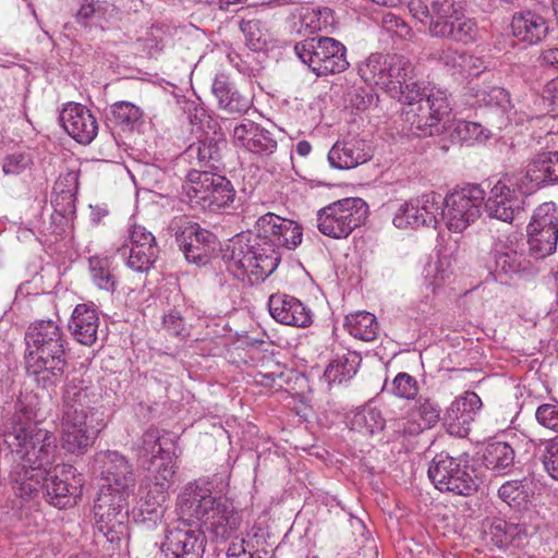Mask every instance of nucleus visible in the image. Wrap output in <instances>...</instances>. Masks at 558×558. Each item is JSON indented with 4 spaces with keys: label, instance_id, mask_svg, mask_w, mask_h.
<instances>
[{
    "label": "nucleus",
    "instance_id": "473e14b6",
    "mask_svg": "<svg viewBox=\"0 0 558 558\" xmlns=\"http://www.w3.org/2000/svg\"><path fill=\"white\" fill-rule=\"evenodd\" d=\"M168 498V493L155 489L150 486L146 496L140 501L138 508L134 512L135 520L148 525H155L165 512V504Z\"/></svg>",
    "mask_w": 558,
    "mask_h": 558
},
{
    "label": "nucleus",
    "instance_id": "58836bf2",
    "mask_svg": "<svg viewBox=\"0 0 558 558\" xmlns=\"http://www.w3.org/2000/svg\"><path fill=\"white\" fill-rule=\"evenodd\" d=\"M546 170V160L543 158V153H539L529 162L525 171L513 173L521 182V187H523L525 192L533 193L544 183L550 182L549 174L545 172Z\"/></svg>",
    "mask_w": 558,
    "mask_h": 558
},
{
    "label": "nucleus",
    "instance_id": "5fc2aeb1",
    "mask_svg": "<svg viewBox=\"0 0 558 558\" xmlns=\"http://www.w3.org/2000/svg\"><path fill=\"white\" fill-rule=\"evenodd\" d=\"M266 550H255L250 538L231 542L227 550V558H266Z\"/></svg>",
    "mask_w": 558,
    "mask_h": 558
},
{
    "label": "nucleus",
    "instance_id": "2f4dec72",
    "mask_svg": "<svg viewBox=\"0 0 558 558\" xmlns=\"http://www.w3.org/2000/svg\"><path fill=\"white\" fill-rule=\"evenodd\" d=\"M161 432L154 426L147 428L134 446L136 458L142 466L155 464L156 459L170 450L161 442Z\"/></svg>",
    "mask_w": 558,
    "mask_h": 558
},
{
    "label": "nucleus",
    "instance_id": "6e6d98bb",
    "mask_svg": "<svg viewBox=\"0 0 558 558\" xmlns=\"http://www.w3.org/2000/svg\"><path fill=\"white\" fill-rule=\"evenodd\" d=\"M542 462L548 475L558 480V436L544 442Z\"/></svg>",
    "mask_w": 558,
    "mask_h": 558
},
{
    "label": "nucleus",
    "instance_id": "37998d69",
    "mask_svg": "<svg viewBox=\"0 0 558 558\" xmlns=\"http://www.w3.org/2000/svg\"><path fill=\"white\" fill-rule=\"evenodd\" d=\"M359 356L353 353H348L338 356L327 366L324 376L329 383L341 384L355 375L357 371Z\"/></svg>",
    "mask_w": 558,
    "mask_h": 558
},
{
    "label": "nucleus",
    "instance_id": "dca6fc26",
    "mask_svg": "<svg viewBox=\"0 0 558 558\" xmlns=\"http://www.w3.org/2000/svg\"><path fill=\"white\" fill-rule=\"evenodd\" d=\"M40 482L39 490L44 488L48 501L60 509L74 505L81 494V478L75 475V469L70 464H58L49 469Z\"/></svg>",
    "mask_w": 558,
    "mask_h": 558
},
{
    "label": "nucleus",
    "instance_id": "c85d7f7f",
    "mask_svg": "<svg viewBox=\"0 0 558 558\" xmlns=\"http://www.w3.org/2000/svg\"><path fill=\"white\" fill-rule=\"evenodd\" d=\"M211 90L218 100L219 107L230 113H242L250 107L248 98L241 95L225 74L216 75Z\"/></svg>",
    "mask_w": 558,
    "mask_h": 558
},
{
    "label": "nucleus",
    "instance_id": "680f3d73",
    "mask_svg": "<svg viewBox=\"0 0 558 558\" xmlns=\"http://www.w3.org/2000/svg\"><path fill=\"white\" fill-rule=\"evenodd\" d=\"M78 191V172L71 170L65 173H61L57 179L53 187L56 195L58 194H74Z\"/></svg>",
    "mask_w": 558,
    "mask_h": 558
},
{
    "label": "nucleus",
    "instance_id": "393cba45",
    "mask_svg": "<svg viewBox=\"0 0 558 558\" xmlns=\"http://www.w3.org/2000/svg\"><path fill=\"white\" fill-rule=\"evenodd\" d=\"M98 328L97 311L87 304H77L69 323L74 339L84 345H93L97 340Z\"/></svg>",
    "mask_w": 558,
    "mask_h": 558
},
{
    "label": "nucleus",
    "instance_id": "aec40b11",
    "mask_svg": "<svg viewBox=\"0 0 558 558\" xmlns=\"http://www.w3.org/2000/svg\"><path fill=\"white\" fill-rule=\"evenodd\" d=\"M482 401L475 392H465L456 399L444 415V425L450 435L465 437Z\"/></svg>",
    "mask_w": 558,
    "mask_h": 558
},
{
    "label": "nucleus",
    "instance_id": "bf43d9fd",
    "mask_svg": "<svg viewBox=\"0 0 558 558\" xmlns=\"http://www.w3.org/2000/svg\"><path fill=\"white\" fill-rule=\"evenodd\" d=\"M32 163L28 154L14 153L9 155L3 161V172L10 175H16L25 171Z\"/></svg>",
    "mask_w": 558,
    "mask_h": 558
},
{
    "label": "nucleus",
    "instance_id": "6e6552de",
    "mask_svg": "<svg viewBox=\"0 0 558 558\" xmlns=\"http://www.w3.org/2000/svg\"><path fill=\"white\" fill-rule=\"evenodd\" d=\"M183 190L192 207L210 213H219L230 208L236 195L230 180L207 170H191Z\"/></svg>",
    "mask_w": 558,
    "mask_h": 558
},
{
    "label": "nucleus",
    "instance_id": "0eeeda50",
    "mask_svg": "<svg viewBox=\"0 0 558 558\" xmlns=\"http://www.w3.org/2000/svg\"><path fill=\"white\" fill-rule=\"evenodd\" d=\"M227 269L238 279L248 278L250 281L264 280L279 265L281 255L271 246H264L258 235L246 241L238 238L228 245L223 254Z\"/></svg>",
    "mask_w": 558,
    "mask_h": 558
},
{
    "label": "nucleus",
    "instance_id": "e433bc0d",
    "mask_svg": "<svg viewBox=\"0 0 558 558\" xmlns=\"http://www.w3.org/2000/svg\"><path fill=\"white\" fill-rule=\"evenodd\" d=\"M390 54L381 53L371 54L360 66L359 74L361 78L368 85H375L386 92L388 82V61Z\"/></svg>",
    "mask_w": 558,
    "mask_h": 558
},
{
    "label": "nucleus",
    "instance_id": "052dcab7",
    "mask_svg": "<svg viewBox=\"0 0 558 558\" xmlns=\"http://www.w3.org/2000/svg\"><path fill=\"white\" fill-rule=\"evenodd\" d=\"M76 195L74 194H54L52 206L54 211L65 219H72L76 211Z\"/></svg>",
    "mask_w": 558,
    "mask_h": 558
},
{
    "label": "nucleus",
    "instance_id": "39448f33",
    "mask_svg": "<svg viewBox=\"0 0 558 558\" xmlns=\"http://www.w3.org/2000/svg\"><path fill=\"white\" fill-rule=\"evenodd\" d=\"M25 341L27 374L44 389L56 387L68 366L61 327L51 319L38 320L28 327Z\"/></svg>",
    "mask_w": 558,
    "mask_h": 558
},
{
    "label": "nucleus",
    "instance_id": "c756f323",
    "mask_svg": "<svg viewBox=\"0 0 558 558\" xmlns=\"http://www.w3.org/2000/svg\"><path fill=\"white\" fill-rule=\"evenodd\" d=\"M413 73L412 63L404 57L390 54L387 68V86L386 93L392 98L400 100L405 94V85Z\"/></svg>",
    "mask_w": 558,
    "mask_h": 558
},
{
    "label": "nucleus",
    "instance_id": "79ce46f5",
    "mask_svg": "<svg viewBox=\"0 0 558 558\" xmlns=\"http://www.w3.org/2000/svg\"><path fill=\"white\" fill-rule=\"evenodd\" d=\"M531 481L523 478L520 481H508L498 489V496L511 508H524L531 498Z\"/></svg>",
    "mask_w": 558,
    "mask_h": 558
},
{
    "label": "nucleus",
    "instance_id": "ddd939ff",
    "mask_svg": "<svg viewBox=\"0 0 558 558\" xmlns=\"http://www.w3.org/2000/svg\"><path fill=\"white\" fill-rule=\"evenodd\" d=\"M169 229L173 232L175 241L186 260L196 265H205L216 244V236L208 230L202 229L185 216L175 217Z\"/></svg>",
    "mask_w": 558,
    "mask_h": 558
},
{
    "label": "nucleus",
    "instance_id": "f03ea898",
    "mask_svg": "<svg viewBox=\"0 0 558 558\" xmlns=\"http://www.w3.org/2000/svg\"><path fill=\"white\" fill-rule=\"evenodd\" d=\"M36 410L31 403L20 400L16 410L5 423L1 452L12 462L10 476L15 494L22 498L39 492L40 478L56 462L57 438L35 422Z\"/></svg>",
    "mask_w": 558,
    "mask_h": 558
},
{
    "label": "nucleus",
    "instance_id": "c9c22d12",
    "mask_svg": "<svg viewBox=\"0 0 558 558\" xmlns=\"http://www.w3.org/2000/svg\"><path fill=\"white\" fill-rule=\"evenodd\" d=\"M88 269L93 283L100 290L113 293L118 287V278L112 267V259L107 256H92Z\"/></svg>",
    "mask_w": 558,
    "mask_h": 558
},
{
    "label": "nucleus",
    "instance_id": "ea45409f",
    "mask_svg": "<svg viewBox=\"0 0 558 558\" xmlns=\"http://www.w3.org/2000/svg\"><path fill=\"white\" fill-rule=\"evenodd\" d=\"M471 96L474 98L473 105L498 107L502 111L512 108L509 93L499 86L484 85L470 88Z\"/></svg>",
    "mask_w": 558,
    "mask_h": 558
},
{
    "label": "nucleus",
    "instance_id": "49530a36",
    "mask_svg": "<svg viewBox=\"0 0 558 558\" xmlns=\"http://www.w3.org/2000/svg\"><path fill=\"white\" fill-rule=\"evenodd\" d=\"M542 229H558V209L555 203L548 202L539 205L527 226V232Z\"/></svg>",
    "mask_w": 558,
    "mask_h": 558
},
{
    "label": "nucleus",
    "instance_id": "c03bdc74",
    "mask_svg": "<svg viewBox=\"0 0 558 558\" xmlns=\"http://www.w3.org/2000/svg\"><path fill=\"white\" fill-rule=\"evenodd\" d=\"M527 233L530 251L536 258H544L555 252L558 241V229H542Z\"/></svg>",
    "mask_w": 558,
    "mask_h": 558
},
{
    "label": "nucleus",
    "instance_id": "5701e85b",
    "mask_svg": "<svg viewBox=\"0 0 558 558\" xmlns=\"http://www.w3.org/2000/svg\"><path fill=\"white\" fill-rule=\"evenodd\" d=\"M510 28L519 43L533 46L545 40L549 34V22L536 11L524 10L513 14Z\"/></svg>",
    "mask_w": 558,
    "mask_h": 558
},
{
    "label": "nucleus",
    "instance_id": "774afa93",
    "mask_svg": "<svg viewBox=\"0 0 558 558\" xmlns=\"http://www.w3.org/2000/svg\"><path fill=\"white\" fill-rule=\"evenodd\" d=\"M543 158L546 160L547 174L550 182H558V151H543Z\"/></svg>",
    "mask_w": 558,
    "mask_h": 558
},
{
    "label": "nucleus",
    "instance_id": "4468645a",
    "mask_svg": "<svg viewBox=\"0 0 558 558\" xmlns=\"http://www.w3.org/2000/svg\"><path fill=\"white\" fill-rule=\"evenodd\" d=\"M526 194L530 192L521 187V182L515 174L506 173L492 187L485 203L486 213L490 218L511 222L523 211Z\"/></svg>",
    "mask_w": 558,
    "mask_h": 558
},
{
    "label": "nucleus",
    "instance_id": "a878e982",
    "mask_svg": "<svg viewBox=\"0 0 558 558\" xmlns=\"http://www.w3.org/2000/svg\"><path fill=\"white\" fill-rule=\"evenodd\" d=\"M496 271L505 275L518 274L526 269L527 260L524 256L523 245L507 238L499 239L493 248Z\"/></svg>",
    "mask_w": 558,
    "mask_h": 558
},
{
    "label": "nucleus",
    "instance_id": "a19ab883",
    "mask_svg": "<svg viewBox=\"0 0 558 558\" xmlns=\"http://www.w3.org/2000/svg\"><path fill=\"white\" fill-rule=\"evenodd\" d=\"M151 474V487L155 489L168 492V488L173 483L175 473L174 459L171 451L163 453L156 459L155 464H146Z\"/></svg>",
    "mask_w": 558,
    "mask_h": 558
},
{
    "label": "nucleus",
    "instance_id": "1a4fd4ad",
    "mask_svg": "<svg viewBox=\"0 0 558 558\" xmlns=\"http://www.w3.org/2000/svg\"><path fill=\"white\" fill-rule=\"evenodd\" d=\"M367 215L368 206L362 198H342L317 211V228L326 236L345 239L364 223Z\"/></svg>",
    "mask_w": 558,
    "mask_h": 558
},
{
    "label": "nucleus",
    "instance_id": "2eb2a0df",
    "mask_svg": "<svg viewBox=\"0 0 558 558\" xmlns=\"http://www.w3.org/2000/svg\"><path fill=\"white\" fill-rule=\"evenodd\" d=\"M256 230L259 242L264 246H271L280 255V248L294 250L303 238L302 228L296 222L271 213L257 219Z\"/></svg>",
    "mask_w": 558,
    "mask_h": 558
},
{
    "label": "nucleus",
    "instance_id": "4c0bfd02",
    "mask_svg": "<svg viewBox=\"0 0 558 558\" xmlns=\"http://www.w3.org/2000/svg\"><path fill=\"white\" fill-rule=\"evenodd\" d=\"M344 327L351 336L363 341H373L378 333L375 315L366 311L348 315Z\"/></svg>",
    "mask_w": 558,
    "mask_h": 558
},
{
    "label": "nucleus",
    "instance_id": "e2e57ef3",
    "mask_svg": "<svg viewBox=\"0 0 558 558\" xmlns=\"http://www.w3.org/2000/svg\"><path fill=\"white\" fill-rule=\"evenodd\" d=\"M162 326L172 336L184 338L189 335L181 313L175 310L163 315Z\"/></svg>",
    "mask_w": 558,
    "mask_h": 558
},
{
    "label": "nucleus",
    "instance_id": "a211bd4d",
    "mask_svg": "<svg viewBox=\"0 0 558 558\" xmlns=\"http://www.w3.org/2000/svg\"><path fill=\"white\" fill-rule=\"evenodd\" d=\"M233 143L236 147L266 159L278 148L274 134L252 120H244L233 129Z\"/></svg>",
    "mask_w": 558,
    "mask_h": 558
},
{
    "label": "nucleus",
    "instance_id": "cd10ccee",
    "mask_svg": "<svg viewBox=\"0 0 558 558\" xmlns=\"http://www.w3.org/2000/svg\"><path fill=\"white\" fill-rule=\"evenodd\" d=\"M363 143L355 140L338 141L328 153V161L337 169H351L365 162L369 156L364 151Z\"/></svg>",
    "mask_w": 558,
    "mask_h": 558
},
{
    "label": "nucleus",
    "instance_id": "de8ad7c7",
    "mask_svg": "<svg viewBox=\"0 0 558 558\" xmlns=\"http://www.w3.org/2000/svg\"><path fill=\"white\" fill-rule=\"evenodd\" d=\"M464 0H433L432 21L433 23L450 22L464 11Z\"/></svg>",
    "mask_w": 558,
    "mask_h": 558
},
{
    "label": "nucleus",
    "instance_id": "423d86ee",
    "mask_svg": "<svg viewBox=\"0 0 558 558\" xmlns=\"http://www.w3.org/2000/svg\"><path fill=\"white\" fill-rule=\"evenodd\" d=\"M401 119L415 136H436L450 128L452 106L446 89L433 87L426 92L417 82L405 85Z\"/></svg>",
    "mask_w": 558,
    "mask_h": 558
},
{
    "label": "nucleus",
    "instance_id": "b1692460",
    "mask_svg": "<svg viewBox=\"0 0 558 558\" xmlns=\"http://www.w3.org/2000/svg\"><path fill=\"white\" fill-rule=\"evenodd\" d=\"M433 37L448 38L464 45L476 41L480 38L477 23L462 13L448 22L433 23L428 27Z\"/></svg>",
    "mask_w": 558,
    "mask_h": 558
},
{
    "label": "nucleus",
    "instance_id": "9b49d317",
    "mask_svg": "<svg viewBox=\"0 0 558 558\" xmlns=\"http://www.w3.org/2000/svg\"><path fill=\"white\" fill-rule=\"evenodd\" d=\"M485 192L477 184H468L441 198L440 217L448 230L463 232L481 216Z\"/></svg>",
    "mask_w": 558,
    "mask_h": 558
},
{
    "label": "nucleus",
    "instance_id": "a18cd8bd",
    "mask_svg": "<svg viewBox=\"0 0 558 558\" xmlns=\"http://www.w3.org/2000/svg\"><path fill=\"white\" fill-rule=\"evenodd\" d=\"M111 114L116 124L124 130H132L143 118V110L129 101H117L111 106Z\"/></svg>",
    "mask_w": 558,
    "mask_h": 558
},
{
    "label": "nucleus",
    "instance_id": "f3484780",
    "mask_svg": "<svg viewBox=\"0 0 558 558\" xmlns=\"http://www.w3.org/2000/svg\"><path fill=\"white\" fill-rule=\"evenodd\" d=\"M440 209L441 195L436 192L425 193L402 204L392 222L398 229L436 227Z\"/></svg>",
    "mask_w": 558,
    "mask_h": 558
},
{
    "label": "nucleus",
    "instance_id": "72a5a7b5",
    "mask_svg": "<svg viewBox=\"0 0 558 558\" xmlns=\"http://www.w3.org/2000/svg\"><path fill=\"white\" fill-rule=\"evenodd\" d=\"M514 450L505 441L486 445L483 452L484 465L497 474L507 473L514 464Z\"/></svg>",
    "mask_w": 558,
    "mask_h": 558
},
{
    "label": "nucleus",
    "instance_id": "13d9d810",
    "mask_svg": "<svg viewBox=\"0 0 558 558\" xmlns=\"http://www.w3.org/2000/svg\"><path fill=\"white\" fill-rule=\"evenodd\" d=\"M535 417L542 426L558 432V404H541L535 412Z\"/></svg>",
    "mask_w": 558,
    "mask_h": 558
},
{
    "label": "nucleus",
    "instance_id": "69168bd1",
    "mask_svg": "<svg viewBox=\"0 0 558 558\" xmlns=\"http://www.w3.org/2000/svg\"><path fill=\"white\" fill-rule=\"evenodd\" d=\"M409 12L411 15L417 20L422 24L430 25L432 21V7L428 8L427 4L422 0H411L408 4Z\"/></svg>",
    "mask_w": 558,
    "mask_h": 558
},
{
    "label": "nucleus",
    "instance_id": "f704fd0d",
    "mask_svg": "<svg viewBox=\"0 0 558 558\" xmlns=\"http://www.w3.org/2000/svg\"><path fill=\"white\" fill-rule=\"evenodd\" d=\"M119 254L125 259V265L137 272H147L156 263L159 254L158 245L150 247L129 246L126 242L118 248Z\"/></svg>",
    "mask_w": 558,
    "mask_h": 558
},
{
    "label": "nucleus",
    "instance_id": "338daca9",
    "mask_svg": "<svg viewBox=\"0 0 558 558\" xmlns=\"http://www.w3.org/2000/svg\"><path fill=\"white\" fill-rule=\"evenodd\" d=\"M448 264L449 263L447 260H441V259H439L438 262H436L434 264H429L425 269L426 277H433V283L437 286L439 282H441L446 279L447 271L444 268V266L445 265L448 266Z\"/></svg>",
    "mask_w": 558,
    "mask_h": 558
},
{
    "label": "nucleus",
    "instance_id": "8fccbe9b",
    "mask_svg": "<svg viewBox=\"0 0 558 558\" xmlns=\"http://www.w3.org/2000/svg\"><path fill=\"white\" fill-rule=\"evenodd\" d=\"M434 56L445 66L458 71H465V68L470 66L471 63L475 64V62L478 61V59L452 47L444 48Z\"/></svg>",
    "mask_w": 558,
    "mask_h": 558
},
{
    "label": "nucleus",
    "instance_id": "864d4df0",
    "mask_svg": "<svg viewBox=\"0 0 558 558\" xmlns=\"http://www.w3.org/2000/svg\"><path fill=\"white\" fill-rule=\"evenodd\" d=\"M129 246L134 247H150V245H157L156 238L145 227L136 223L129 226L128 234L124 240Z\"/></svg>",
    "mask_w": 558,
    "mask_h": 558
},
{
    "label": "nucleus",
    "instance_id": "3c124183",
    "mask_svg": "<svg viewBox=\"0 0 558 558\" xmlns=\"http://www.w3.org/2000/svg\"><path fill=\"white\" fill-rule=\"evenodd\" d=\"M452 136L459 142L466 144L482 142L488 137L485 129L480 123L465 120L456 122Z\"/></svg>",
    "mask_w": 558,
    "mask_h": 558
},
{
    "label": "nucleus",
    "instance_id": "4d7b16f0",
    "mask_svg": "<svg viewBox=\"0 0 558 558\" xmlns=\"http://www.w3.org/2000/svg\"><path fill=\"white\" fill-rule=\"evenodd\" d=\"M107 8L108 3L106 2L84 0L76 13V20L84 25L89 21L100 20L104 17Z\"/></svg>",
    "mask_w": 558,
    "mask_h": 558
},
{
    "label": "nucleus",
    "instance_id": "0e129e2a",
    "mask_svg": "<svg viewBox=\"0 0 558 558\" xmlns=\"http://www.w3.org/2000/svg\"><path fill=\"white\" fill-rule=\"evenodd\" d=\"M489 534L498 546H502L513 536V525L505 520L496 519L490 524Z\"/></svg>",
    "mask_w": 558,
    "mask_h": 558
},
{
    "label": "nucleus",
    "instance_id": "412c9836",
    "mask_svg": "<svg viewBox=\"0 0 558 558\" xmlns=\"http://www.w3.org/2000/svg\"><path fill=\"white\" fill-rule=\"evenodd\" d=\"M440 418L438 403L428 397H418L407 412L404 420L398 422L400 434L416 436L427 428L434 427Z\"/></svg>",
    "mask_w": 558,
    "mask_h": 558
},
{
    "label": "nucleus",
    "instance_id": "6ab92c4d",
    "mask_svg": "<svg viewBox=\"0 0 558 558\" xmlns=\"http://www.w3.org/2000/svg\"><path fill=\"white\" fill-rule=\"evenodd\" d=\"M59 120L64 131L80 144H89L97 135L96 118L81 104H66L60 112Z\"/></svg>",
    "mask_w": 558,
    "mask_h": 558
},
{
    "label": "nucleus",
    "instance_id": "f257e3e1",
    "mask_svg": "<svg viewBox=\"0 0 558 558\" xmlns=\"http://www.w3.org/2000/svg\"><path fill=\"white\" fill-rule=\"evenodd\" d=\"M175 510L178 521L167 527L161 543L166 558H203L206 536L202 526L215 537L227 538L241 523L232 502L214 495L211 484L204 480L182 488Z\"/></svg>",
    "mask_w": 558,
    "mask_h": 558
},
{
    "label": "nucleus",
    "instance_id": "7c9ffc66",
    "mask_svg": "<svg viewBox=\"0 0 558 558\" xmlns=\"http://www.w3.org/2000/svg\"><path fill=\"white\" fill-rule=\"evenodd\" d=\"M221 145L223 141L215 138L198 140L189 145L184 151V157L191 163L194 161L201 167L218 168L217 163L221 159Z\"/></svg>",
    "mask_w": 558,
    "mask_h": 558
},
{
    "label": "nucleus",
    "instance_id": "9d476101",
    "mask_svg": "<svg viewBox=\"0 0 558 558\" xmlns=\"http://www.w3.org/2000/svg\"><path fill=\"white\" fill-rule=\"evenodd\" d=\"M295 54L317 76L340 73L348 69L347 49L331 37H312L294 46Z\"/></svg>",
    "mask_w": 558,
    "mask_h": 558
},
{
    "label": "nucleus",
    "instance_id": "f8f14e48",
    "mask_svg": "<svg viewBox=\"0 0 558 558\" xmlns=\"http://www.w3.org/2000/svg\"><path fill=\"white\" fill-rule=\"evenodd\" d=\"M428 477L440 492L459 496H471L477 489V482L466 462L446 453L436 454L428 468Z\"/></svg>",
    "mask_w": 558,
    "mask_h": 558
},
{
    "label": "nucleus",
    "instance_id": "7ed1b4c3",
    "mask_svg": "<svg viewBox=\"0 0 558 558\" xmlns=\"http://www.w3.org/2000/svg\"><path fill=\"white\" fill-rule=\"evenodd\" d=\"M94 461L104 482L94 504L95 538L104 555L110 557L126 535L128 499L135 487V475L132 464L118 451H100Z\"/></svg>",
    "mask_w": 558,
    "mask_h": 558
},
{
    "label": "nucleus",
    "instance_id": "4be33fe9",
    "mask_svg": "<svg viewBox=\"0 0 558 558\" xmlns=\"http://www.w3.org/2000/svg\"><path fill=\"white\" fill-rule=\"evenodd\" d=\"M269 313L277 322L305 328L313 322V313L300 300L287 294H272L268 300Z\"/></svg>",
    "mask_w": 558,
    "mask_h": 558
},
{
    "label": "nucleus",
    "instance_id": "bb28decb",
    "mask_svg": "<svg viewBox=\"0 0 558 558\" xmlns=\"http://www.w3.org/2000/svg\"><path fill=\"white\" fill-rule=\"evenodd\" d=\"M350 429L363 436H373L384 429L386 420L377 407L368 403L356 408L347 414Z\"/></svg>",
    "mask_w": 558,
    "mask_h": 558
},
{
    "label": "nucleus",
    "instance_id": "603ef678",
    "mask_svg": "<svg viewBox=\"0 0 558 558\" xmlns=\"http://www.w3.org/2000/svg\"><path fill=\"white\" fill-rule=\"evenodd\" d=\"M391 392L398 398L414 400L418 393L417 380L410 374L401 372L392 380Z\"/></svg>",
    "mask_w": 558,
    "mask_h": 558
},
{
    "label": "nucleus",
    "instance_id": "09e8293b",
    "mask_svg": "<svg viewBox=\"0 0 558 558\" xmlns=\"http://www.w3.org/2000/svg\"><path fill=\"white\" fill-rule=\"evenodd\" d=\"M241 32L245 37L246 46L254 51L264 49L267 45V32L258 20L242 21Z\"/></svg>",
    "mask_w": 558,
    "mask_h": 558
},
{
    "label": "nucleus",
    "instance_id": "20e7f679",
    "mask_svg": "<svg viewBox=\"0 0 558 558\" xmlns=\"http://www.w3.org/2000/svg\"><path fill=\"white\" fill-rule=\"evenodd\" d=\"M101 396L89 379L73 376L62 389V446L72 453L90 447L106 426Z\"/></svg>",
    "mask_w": 558,
    "mask_h": 558
}]
</instances>
